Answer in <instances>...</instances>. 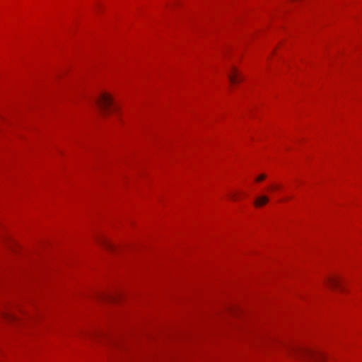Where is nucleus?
<instances>
[{"label":"nucleus","instance_id":"obj_1","mask_svg":"<svg viewBox=\"0 0 362 362\" xmlns=\"http://www.w3.org/2000/svg\"><path fill=\"white\" fill-rule=\"evenodd\" d=\"M288 354L310 357L316 362H322L325 356L322 353L300 346H289L287 348Z\"/></svg>","mask_w":362,"mask_h":362},{"label":"nucleus","instance_id":"obj_2","mask_svg":"<svg viewBox=\"0 0 362 362\" xmlns=\"http://www.w3.org/2000/svg\"><path fill=\"white\" fill-rule=\"evenodd\" d=\"M95 103L104 113H108L112 107L113 110H116V107L114 106L113 98L108 93H102L96 99Z\"/></svg>","mask_w":362,"mask_h":362},{"label":"nucleus","instance_id":"obj_3","mask_svg":"<svg viewBox=\"0 0 362 362\" xmlns=\"http://www.w3.org/2000/svg\"><path fill=\"white\" fill-rule=\"evenodd\" d=\"M269 202V197L266 195H261L255 199L254 204L256 207H261Z\"/></svg>","mask_w":362,"mask_h":362},{"label":"nucleus","instance_id":"obj_4","mask_svg":"<svg viewBox=\"0 0 362 362\" xmlns=\"http://www.w3.org/2000/svg\"><path fill=\"white\" fill-rule=\"evenodd\" d=\"M326 281L331 288H335L339 287V280L337 278L329 277Z\"/></svg>","mask_w":362,"mask_h":362},{"label":"nucleus","instance_id":"obj_5","mask_svg":"<svg viewBox=\"0 0 362 362\" xmlns=\"http://www.w3.org/2000/svg\"><path fill=\"white\" fill-rule=\"evenodd\" d=\"M238 71L235 67L232 68V72L228 75V78L231 83H235L238 82Z\"/></svg>","mask_w":362,"mask_h":362},{"label":"nucleus","instance_id":"obj_6","mask_svg":"<svg viewBox=\"0 0 362 362\" xmlns=\"http://www.w3.org/2000/svg\"><path fill=\"white\" fill-rule=\"evenodd\" d=\"M98 241L101 245L105 246L107 250H108L110 251H113L115 250V245L113 244H112L110 242H109L108 240H107L105 239H101V240H99Z\"/></svg>","mask_w":362,"mask_h":362},{"label":"nucleus","instance_id":"obj_7","mask_svg":"<svg viewBox=\"0 0 362 362\" xmlns=\"http://www.w3.org/2000/svg\"><path fill=\"white\" fill-rule=\"evenodd\" d=\"M2 317L9 321V322H13V321H16L17 320V317H16L13 314L11 313H8V312H6V313H3L2 314Z\"/></svg>","mask_w":362,"mask_h":362},{"label":"nucleus","instance_id":"obj_8","mask_svg":"<svg viewBox=\"0 0 362 362\" xmlns=\"http://www.w3.org/2000/svg\"><path fill=\"white\" fill-rule=\"evenodd\" d=\"M266 177V175L262 174V175H260L259 176H258L256 179V181L257 182H260L262 180H263L264 179H265Z\"/></svg>","mask_w":362,"mask_h":362},{"label":"nucleus","instance_id":"obj_9","mask_svg":"<svg viewBox=\"0 0 362 362\" xmlns=\"http://www.w3.org/2000/svg\"><path fill=\"white\" fill-rule=\"evenodd\" d=\"M104 298H113V297H112V296H104Z\"/></svg>","mask_w":362,"mask_h":362}]
</instances>
